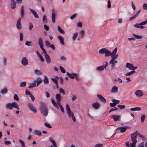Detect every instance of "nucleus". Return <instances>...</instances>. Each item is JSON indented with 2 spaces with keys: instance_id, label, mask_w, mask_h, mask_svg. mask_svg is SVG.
Here are the masks:
<instances>
[{
  "instance_id": "412c9836",
  "label": "nucleus",
  "mask_w": 147,
  "mask_h": 147,
  "mask_svg": "<svg viewBox=\"0 0 147 147\" xmlns=\"http://www.w3.org/2000/svg\"><path fill=\"white\" fill-rule=\"evenodd\" d=\"M128 128V127H119L117 129H120V132L121 133H123Z\"/></svg>"
},
{
  "instance_id": "13d9d810",
  "label": "nucleus",
  "mask_w": 147,
  "mask_h": 147,
  "mask_svg": "<svg viewBox=\"0 0 147 147\" xmlns=\"http://www.w3.org/2000/svg\"><path fill=\"white\" fill-rule=\"evenodd\" d=\"M133 35L136 38L138 39H141L142 38V36L136 35L135 34H133Z\"/></svg>"
},
{
  "instance_id": "0eeeda50",
  "label": "nucleus",
  "mask_w": 147,
  "mask_h": 147,
  "mask_svg": "<svg viewBox=\"0 0 147 147\" xmlns=\"http://www.w3.org/2000/svg\"><path fill=\"white\" fill-rule=\"evenodd\" d=\"M135 93L137 96L138 98L142 97L143 95V92L140 90L136 91Z\"/></svg>"
},
{
  "instance_id": "f257e3e1",
  "label": "nucleus",
  "mask_w": 147,
  "mask_h": 147,
  "mask_svg": "<svg viewBox=\"0 0 147 147\" xmlns=\"http://www.w3.org/2000/svg\"><path fill=\"white\" fill-rule=\"evenodd\" d=\"M138 134L137 131H135L131 135V138L132 143H131V147H133L135 146L136 147V144L137 143V140H136L137 138L136 136V134Z\"/></svg>"
},
{
  "instance_id": "c9c22d12",
  "label": "nucleus",
  "mask_w": 147,
  "mask_h": 147,
  "mask_svg": "<svg viewBox=\"0 0 147 147\" xmlns=\"http://www.w3.org/2000/svg\"><path fill=\"white\" fill-rule=\"evenodd\" d=\"M38 44L40 47L43 46V42L42 39L41 38H39L38 40Z\"/></svg>"
},
{
  "instance_id": "e2e57ef3",
  "label": "nucleus",
  "mask_w": 147,
  "mask_h": 147,
  "mask_svg": "<svg viewBox=\"0 0 147 147\" xmlns=\"http://www.w3.org/2000/svg\"><path fill=\"white\" fill-rule=\"evenodd\" d=\"M14 98L17 101L19 100V98L16 94H15L14 96Z\"/></svg>"
},
{
  "instance_id": "aec40b11",
  "label": "nucleus",
  "mask_w": 147,
  "mask_h": 147,
  "mask_svg": "<svg viewBox=\"0 0 147 147\" xmlns=\"http://www.w3.org/2000/svg\"><path fill=\"white\" fill-rule=\"evenodd\" d=\"M11 8L14 9L16 6V3L14 0H11Z\"/></svg>"
},
{
  "instance_id": "0e129e2a",
  "label": "nucleus",
  "mask_w": 147,
  "mask_h": 147,
  "mask_svg": "<svg viewBox=\"0 0 147 147\" xmlns=\"http://www.w3.org/2000/svg\"><path fill=\"white\" fill-rule=\"evenodd\" d=\"M59 92L60 93L63 94H65V92L64 90L62 88L59 89Z\"/></svg>"
},
{
  "instance_id": "49530a36",
  "label": "nucleus",
  "mask_w": 147,
  "mask_h": 147,
  "mask_svg": "<svg viewBox=\"0 0 147 147\" xmlns=\"http://www.w3.org/2000/svg\"><path fill=\"white\" fill-rule=\"evenodd\" d=\"M78 35V33L77 32L75 33L72 36V39L74 40L77 38Z\"/></svg>"
},
{
  "instance_id": "ea45409f",
  "label": "nucleus",
  "mask_w": 147,
  "mask_h": 147,
  "mask_svg": "<svg viewBox=\"0 0 147 147\" xmlns=\"http://www.w3.org/2000/svg\"><path fill=\"white\" fill-rule=\"evenodd\" d=\"M135 72V70H133L132 71H131L126 74L125 75L126 76H131Z\"/></svg>"
},
{
  "instance_id": "680f3d73",
  "label": "nucleus",
  "mask_w": 147,
  "mask_h": 147,
  "mask_svg": "<svg viewBox=\"0 0 147 147\" xmlns=\"http://www.w3.org/2000/svg\"><path fill=\"white\" fill-rule=\"evenodd\" d=\"M108 63L107 61H105V63H104L103 66L105 69H106V67L108 66Z\"/></svg>"
},
{
  "instance_id": "5701e85b",
  "label": "nucleus",
  "mask_w": 147,
  "mask_h": 147,
  "mask_svg": "<svg viewBox=\"0 0 147 147\" xmlns=\"http://www.w3.org/2000/svg\"><path fill=\"white\" fill-rule=\"evenodd\" d=\"M57 37L60 40V43L63 45H64L65 44L64 42V39L61 36H58Z\"/></svg>"
},
{
  "instance_id": "a878e982",
  "label": "nucleus",
  "mask_w": 147,
  "mask_h": 147,
  "mask_svg": "<svg viewBox=\"0 0 147 147\" xmlns=\"http://www.w3.org/2000/svg\"><path fill=\"white\" fill-rule=\"evenodd\" d=\"M76 73H73L71 74L68 72H67V76L71 79H74V75L76 74Z\"/></svg>"
},
{
  "instance_id": "4468645a",
  "label": "nucleus",
  "mask_w": 147,
  "mask_h": 147,
  "mask_svg": "<svg viewBox=\"0 0 147 147\" xmlns=\"http://www.w3.org/2000/svg\"><path fill=\"white\" fill-rule=\"evenodd\" d=\"M45 57L46 59L47 63H49L51 62V58L48 54H46L45 55Z\"/></svg>"
},
{
  "instance_id": "5fc2aeb1",
  "label": "nucleus",
  "mask_w": 147,
  "mask_h": 147,
  "mask_svg": "<svg viewBox=\"0 0 147 147\" xmlns=\"http://www.w3.org/2000/svg\"><path fill=\"white\" fill-rule=\"evenodd\" d=\"M19 142L21 144V146L22 147H25V144L24 142L21 139L19 140Z\"/></svg>"
},
{
  "instance_id": "f3484780",
  "label": "nucleus",
  "mask_w": 147,
  "mask_h": 147,
  "mask_svg": "<svg viewBox=\"0 0 147 147\" xmlns=\"http://www.w3.org/2000/svg\"><path fill=\"white\" fill-rule=\"evenodd\" d=\"M100 104L98 102L93 103L92 105V107L96 109H98L100 107Z\"/></svg>"
},
{
  "instance_id": "58836bf2",
  "label": "nucleus",
  "mask_w": 147,
  "mask_h": 147,
  "mask_svg": "<svg viewBox=\"0 0 147 147\" xmlns=\"http://www.w3.org/2000/svg\"><path fill=\"white\" fill-rule=\"evenodd\" d=\"M136 131L138 132V134H136V136H138L140 138H141L142 139H144V140H145L146 139V138L143 135L140 134H139L138 131Z\"/></svg>"
},
{
  "instance_id": "7ed1b4c3",
  "label": "nucleus",
  "mask_w": 147,
  "mask_h": 147,
  "mask_svg": "<svg viewBox=\"0 0 147 147\" xmlns=\"http://www.w3.org/2000/svg\"><path fill=\"white\" fill-rule=\"evenodd\" d=\"M145 24L143 22H142L140 24L137 23L134 24V27L140 28L142 29H143L145 28V27L143 25H145Z\"/></svg>"
},
{
  "instance_id": "2eb2a0df",
  "label": "nucleus",
  "mask_w": 147,
  "mask_h": 147,
  "mask_svg": "<svg viewBox=\"0 0 147 147\" xmlns=\"http://www.w3.org/2000/svg\"><path fill=\"white\" fill-rule=\"evenodd\" d=\"M98 98L101 101L103 102H106V100L105 98L101 95L98 94L97 95Z\"/></svg>"
},
{
  "instance_id": "a211bd4d",
  "label": "nucleus",
  "mask_w": 147,
  "mask_h": 147,
  "mask_svg": "<svg viewBox=\"0 0 147 147\" xmlns=\"http://www.w3.org/2000/svg\"><path fill=\"white\" fill-rule=\"evenodd\" d=\"M30 10L35 18H38V14L34 10L31 9H30Z\"/></svg>"
},
{
  "instance_id": "393cba45",
  "label": "nucleus",
  "mask_w": 147,
  "mask_h": 147,
  "mask_svg": "<svg viewBox=\"0 0 147 147\" xmlns=\"http://www.w3.org/2000/svg\"><path fill=\"white\" fill-rule=\"evenodd\" d=\"M59 79V77L57 76H56L55 78H51V80L55 84H56L58 83L57 80Z\"/></svg>"
},
{
  "instance_id": "7c9ffc66",
  "label": "nucleus",
  "mask_w": 147,
  "mask_h": 147,
  "mask_svg": "<svg viewBox=\"0 0 147 147\" xmlns=\"http://www.w3.org/2000/svg\"><path fill=\"white\" fill-rule=\"evenodd\" d=\"M6 107L10 110L12 109V103H9L7 104L6 105Z\"/></svg>"
},
{
  "instance_id": "052dcab7",
  "label": "nucleus",
  "mask_w": 147,
  "mask_h": 147,
  "mask_svg": "<svg viewBox=\"0 0 147 147\" xmlns=\"http://www.w3.org/2000/svg\"><path fill=\"white\" fill-rule=\"evenodd\" d=\"M59 107L61 110H64V108L60 102L57 103Z\"/></svg>"
},
{
  "instance_id": "473e14b6",
  "label": "nucleus",
  "mask_w": 147,
  "mask_h": 147,
  "mask_svg": "<svg viewBox=\"0 0 147 147\" xmlns=\"http://www.w3.org/2000/svg\"><path fill=\"white\" fill-rule=\"evenodd\" d=\"M130 110H144V109L140 107H136L134 108H131L130 109Z\"/></svg>"
},
{
  "instance_id": "603ef678",
  "label": "nucleus",
  "mask_w": 147,
  "mask_h": 147,
  "mask_svg": "<svg viewBox=\"0 0 147 147\" xmlns=\"http://www.w3.org/2000/svg\"><path fill=\"white\" fill-rule=\"evenodd\" d=\"M7 90L6 88H4L1 91V92L2 94H5L7 93Z\"/></svg>"
},
{
  "instance_id": "a19ab883",
  "label": "nucleus",
  "mask_w": 147,
  "mask_h": 147,
  "mask_svg": "<svg viewBox=\"0 0 147 147\" xmlns=\"http://www.w3.org/2000/svg\"><path fill=\"white\" fill-rule=\"evenodd\" d=\"M58 30V31L61 33L64 34L65 33V31L62 30V29L59 26L57 27Z\"/></svg>"
},
{
  "instance_id": "a18cd8bd",
  "label": "nucleus",
  "mask_w": 147,
  "mask_h": 147,
  "mask_svg": "<svg viewBox=\"0 0 147 147\" xmlns=\"http://www.w3.org/2000/svg\"><path fill=\"white\" fill-rule=\"evenodd\" d=\"M146 117V115H142L140 119L141 122L142 123L144 122V119Z\"/></svg>"
},
{
  "instance_id": "774afa93",
  "label": "nucleus",
  "mask_w": 147,
  "mask_h": 147,
  "mask_svg": "<svg viewBox=\"0 0 147 147\" xmlns=\"http://www.w3.org/2000/svg\"><path fill=\"white\" fill-rule=\"evenodd\" d=\"M103 145L102 144H97L95 145V147H102Z\"/></svg>"
},
{
  "instance_id": "bf43d9fd",
  "label": "nucleus",
  "mask_w": 147,
  "mask_h": 147,
  "mask_svg": "<svg viewBox=\"0 0 147 147\" xmlns=\"http://www.w3.org/2000/svg\"><path fill=\"white\" fill-rule=\"evenodd\" d=\"M84 33V30H82L80 32V35L81 37L82 38H83V37Z\"/></svg>"
},
{
  "instance_id": "c756f323",
  "label": "nucleus",
  "mask_w": 147,
  "mask_h": 147,
  "mask_svg": "<svg viewBox=\"0 0 147 147\" xmlns=\"http://www.w3.org/2000/svg\"><path fill=\"white\" fill-rule=\"evenodd\" d=\"M105 55L106 57H108L111 55V52L107 49L105 53Z\"/></svg>"
},
{
  "instance_id": "dca6fc26",
  "label": "nucleus",
  "mask_w": 147,
  "mask_h": 147,
  "mask_svg": "<svg viewBox=\"0 0 147 147\" xmlns=\"http://www.w3.org/2000/svg\"><path fill=\"white\" fill-rule=\"evenodd\" d=\"M140 11L141 10L140 9L133 16L129 18V20H132L134 19L136 17H137L138 16Z\"/></svg>"
},
{
  "instance_id": "cd10ccee",
  "label": "nucleus",
  "mask_w": 147,
  "mask_h": 147,
  "mask_svg": "<svg viewBox=\"0 0 147 147\" xmlns=\"http://www.w3.org/2000/svg\"><path fill=\"white\" fill-rule=\"evenodd\" d=\"M43 81L44 83L45 84H47L49 83L48 78L46 76H44V78Z\"/></svg>"
},
{
  "instance_id": "4c0bfd02",
  "label": "nucleus",
  "mask_w": 147,
  "mask_h": 147,
  "mask_svg": "<svg viewBox=\"0 0 147 147\" xmlns=\"http://www.w3.org/2000/svg\"><path fill=\"white\" fill-rule=\"evenodd\" d=\"M34 134L35 135L38 136H40L41 135V132L39 131L35 130L34 131Z\"/></svg>"
},
{
  "instance_id": "338daca9",
  "label": "nucleus",
  "mask_w": 147,
  "mask_h": 147,
  "mask_svg": "<svg viewBox=\"0 0 147 147\" xmlns=\"http://www.w3.org/2000/svg\"><path fill=\"white\" fill-rule=\"evenodd\" d=\"M143 8L147 10V4L146 3H144L143 5Z\"/></svg>"
},
{
  "instance_id": "3c124183",
  "label": "nucleus",
  "mask_w": 147,
  "mask_h": 147,
  "mask_svg": "<svg viewBox=\"0 0 147 147\" xmlns=\"http://www.w3.org/2000/svg\"><path fill=\"white\" fill-rule=\"evenodd\" d=\"M118 54H115V55L112 56L111 55V61H113V59H116L118 57Z\"/></svg>"
},
{
  "instance_id": "69168bd1",
  "label": "nucleus",
  "mask_w": 147,
  "mask_h": 147,
  "mask_svg": "<svg viewBox=\"0 0 147 147\" xmlns=\"http://www.w3.org/2000/svg\"><path fill=\"white\" fill-rule=\"evenodd\" d=\"M144 142H142L139 144L138 147H144Z\"/></svg>"
},
{
  "instance_id": "8fccbe9b",
  "label": "nucleus",
  "mask_w": 147,
  "mask_h": 147,
  "mask_svg": "<svg viewBox=\"0 0 147 147\" xmlns=\"http://www.w3.org/2000/svg\"><path fill=\"white\" fill-rule=\"evenodd\" d=\"M41 113L45 116H47L48 113V111H41Z\"/></svg>"
},
{
  "instance_id": "1a4fd4ad",
  "label": "nucleus",
  "mask_w": 147,
  "mask_h": 147,
  "mask_svg": "<svg viewBox=\"0 0 147 147\" xmlns=\"http://www.w3.org/2000/svg\"><path fill=\"white\" fill-rule=\"evenodd\" d=\"M21 19L19 18L18 20L16 23V27L18 29H20L22 28L21 25Z\"/></svg>"
},
{
  "instance_id": "6e6552de",
  "label": "nucleus",
  "mask_w": 147,
  "mask_h": 147,
  "mask_svg": "<svg viewBox=\"0 0 147 147\" xmlns=\"http://www.w3.org/2000/svg\"><path fill=\"white\" fill-rule=\"evenodd\" d=\"M115 59H113V61H111V59L110 61L109 62V63L111 65V69L112 70L115 67V63H117V61L115 60Z\"/></svg>"
},
{
  "instance_id": "f8f14e48",
  "label": "nucleus",
  "mask_w": 147,
  "mask_h": 147,
  "mask_svg": "<svg viewBox=\"0 0 147 147\" xmlns=\"http://www.w3.org/2000/svg\"><path fill=\"white\" fill-rule=\"evenodd\" d=\"M21 63L24 65L26 66L28 64V60L26 57H24L22 59Z\"/></svg>"
},
{
  "instance_id": "b1692460",
  "label": "nucleus",
  "mask_w": 147,
  "mask_h": 147,
  "mask_svg": "<svg viewBox=\"0 0 147 147\" xmlns=\"http://www.w3.org/2000/svg\"><path fill=\"white\" fill-rule=\"evenodd\" d=\"M12 108L13 107L17 110L19 109V106L16 102H12Z\"/></svg>"
},
{
  "instance_id": "09e8293b",
  "label": "nucleus",
  "mask_w": 147,
  "mask_h": 147,
  "mask_svg": "<svg viewBox=\"0 0 147 147\" xmlns=\"http://www.w3.org/2000/svg\"><path fill=\"white\" fill-rule=\"evenodd\" d=\"M117 107L121 110L124 109L125 108V106L124 105H118Z\"/></svg>"
},
{
  "instance_id": "72a5a7b5",
  "label": "nucleus",
  "mask_w": 147,
  "mask_h": 147,
  "mask_svg": "<svg viewBox=\"0 0 147 147\" xmlns=\"http://www.w3.org/2000/svg\"><path fill=\"white\" fill-rule=\"evenodd\" d=\"M51 102L52 104H53V105L55 107H56L57 108V109H58L59 107L58 106V105L57 103H56V102L54 100L53 98L51 99Z\"/></svg>"
},
{
  "instance_id": "de8ad7c7",
  "label": "nucleus",
  "mask_w": 147,
  "mask_h": 147,
  "mask_svg": "<svg viewBox=\"0 0 147 147\" xmlns=\"http://www.w3.org/2000/svg\"><path fill=\"white\" fill-rule=\"evenodd\" d=\"M25 44L28 46H31L32 45V43L31 41H27L26 42Z\"/></svg>"
},
{
  "instance_id": "ddd939ff",
  "label": "nucleus",
  "mask_w": 147,
  "mask_h": 147,
  "mask_svg": "<svg viewBox=\"0 0 147 147\" xmlns=\"http://www.w3.org/2000/svg\"><path fill=\"white\" fill-rule=\"evenodd\" d=\"M24 16V8L22 6L20 8V16L22 19L23 18Z\"/></svg>"
},
{
  "instance_id": "6e6d98bb",
  "label": "nucleus",
  "mask_w": 147,
  "mask_h": 147,
  "mask_svg": "<svg viewBox=\"0 0 147 147\" xmlns=\"http://www.w3.org/2000/svg\"><path fill=\"white\" fill-rule=\"evenodd\" d=\"M44 125L48 128H51L52 127V126L48 123H44Z\"/></svg>"
},
{
  "instance_id": "2f4dec72",
  "label": "nucleus",
  "mask_w": 147,
  "mask_h": 147,
  "mask_svg": "<svg viewBox=\"0 0 147 147\" xmlns=\"http://www.w3.org/2000/svg\"><path fill=\"white\" fill-rule=\"evenodd\" d=\"M34 71V73L37 75H40L42 73V71L36 69H35Z\"/></svg>"
},
{
  "instance_id": "79ce46f5",
  "label": "nucleus",
  "mask_w": 147,
  "mask_h": 147,
  "mask_svg": "<svg viewBox=\"0 0 147 147\" xmlns=\"http://www.w3.org/2000/svg\"><path fill=\"white\" fill-rule=\"evenodd\" d=\"M104 67L102 66H101L97 67L96 68V70L99 71H102L103 70Z\"/></svg>"
},
{
  "instance_id": "4d7b16f0",
  "label": "nucleus",
  "mask_w": 147,
  "mask_h": 147,
  "mask_svg": "<svg viewBox=\"0 0 147 147\" xmlns=\"http://www.w3.org/2000/svg\"><path fill=\"white\" fill-rule=\"evenodd\" d=\"M7 61V58L6 57H4L3 58V62L4 65L6 66V65Z\"/></svg>"
},
{
  "instance_id": "9b49d317",
  "label": "nucleus",
  "mask_w": 147,
  "mask_h": 147,
  "mask_svg": "<svg viewBox=\"0 0 147 147\" xmlns=\"http://www.w3.org/2000/svg\"><path fill=\"white\" fill-rule=\"evenodd\" d=\"M111 117L115 121H117L120 120L121 116L118 115H113L111 116Z\"/></svg>"
},
{
  "instance_id": "4be33fe9",
  "label": "nucleus",
  "mask_w": 147,
  "mask_h": 147,
  "mask_svg": "<svg viewBox=\"0 0 147 147\" xmlns=\"http://www.w3.org/2000/svg\"><path fill=\"white\" fill-rule=\"evenodd\" d=\"M28 107L30 110H36L35 107L32 104H28Z\"/></svg>"
},
{
  "instance_id": "423d86ee",
  "label": "nucleus",
  "mask_w": 147,
  "mask_h": 147,
  "mask_svg": "<svg viewBox=\"0 0 147 147\" xmlns=\"http://www.w3.org/2000/svg\"><path fill=\"white\" fill-rule=\"evenodd\" d=\"M126 67L130 70H134L137 68V67L134 66L132 64L129 63H126Z\"/></svg>"
},
{
  "instance_id": "bb28decb",
  "label": "nucleus",
  "mask_w": 147,
  "mask_h": 147,
  "mask_svg": "<svg viewBox=\"0 0 147 147\" xmlns=\"http://www.w3.org/2000/svg\"><path fill=\"white\" fill-rule=\"evenodd\" d=\"M118 91V88L115 86H114L113 87L111 92L112 93H115Z\"/></svg>"
},
{
  "instance_id": "864d4df0",
  "label": "nucleus",
  "mask_w": 147,
  "mask_h": 147,
  "mask_svg": "<svg viewBox=\"0 0 147 147\" xmlns=\"http://www.w3.org/2000/svg\"><path fill=\"white\" fill-rule=\"evenodd\" d=\"M59 69L63 73H65L66 72L65 69L61 66L59 67Z\"/></svg>"
},
{
  "instance_id": "39448f33",
  "label": "nucleus",
  "mask_w": 147,
  "mask_h": 147,
  "mask_svg": "<svg viewBox=\"0 0 147 147\" xmlns=\"http://www.w3.org/2000/svg\"><path fill=\"white\" fill-rule=\"evenodd\" d=\"M68 116L69 117H71L72 120L74 122H75L76 120L74 116V114L71 111H67Z\"/></svg>"
},
{
  "instance_id": "37998d69",
  "label": "nucleus",
  "mask_w": 147,
  "mask_h": 147,
  "mask_svg": "<svg viewBox=\"0 0 147 147\" xmlns=\"http://www.w3.org/2000/svg\"><path fill=\"white\" fill-rule=\"evenodd\" d=\"M117 48H115L114 50L112 52H111V55H115L117 52Z\"/></svg>"
},
{
  "instance_id": "c03bdc74",
  "label": "nucleus",
  "mask_w": 147,
  "mask_h": 147,
  "mask_svg": "<svg viewBox=\"0 0 147 147\" xmlns=\"http://www.w3.org/2000/svg\"><path fill=\"white\" fill-rule=\"evenodd\" d=\"M26 83L25 82H23L20 84V87H24L26 86Z\"/></svg>"
},
{
  "instance_id": "f03ea898",
  "label": "nucleus",
  "mask_w": 147,
  "mask_h": 147,
  "mask_svg": "<svg viewBox=\"0 0 147 147\" xmlns=\"http://www.w3.org/2000/svg\"><path fill=\"white\" fill-rule=\"evenodd\" d=\"M42 78L40 77H38L36 80L32 82L34 86H38L42 82Z\"/></svg>"
},
{
  "instance_id": "9d476101",
  "label": "nucleus",
  "mask_w": 147,
  "mask_h": 147,
  "mask_svg": "<svg viewBox=\"0 0 147 147\" xmlns=\"http://www.w3.org/2000/svg\"><path fill=\"white\" fill-rule=\"evenodd\" d=\"M52 12L51 15L52 21L53 23H54L55 22V11L54 9H52Z\"/></svg>"
},
{
  "instance_id": "e433bc0d",
  "label": "nucleus",
  "mask_w": 147,
  "mask_h": 147,
  "mask_svg": "<svg viewBox=\"0 0 147 147\" xmlns=\"http://www.w3.org/2000/svg\"><path fill=\"white\" fill-rule=\"evenodd\" d=\"M107 49L105 48H102L99 50V53L102 54L105 53Z\"/></svg>"
},
{
  "instance_id": "20e7f679",
  "label": "nucleus",
  "mask_w": 147,
  "mask_h": 147,
  "mask_svg": "<svg viewBox=\"0 0 147 147\" xmlns=\"http://www.w3.org/2000/svg\"><path fill=\"white\" fill-rule=\"evenodd\" d=\"M40 109L41 110H48V109L47 107V105L46 104L40 102Z\"/></svg>"
},
{
  "instance_id": "f704fd0d",
  "label": "nucleus",
  "mask_w": 147,
  "mask_h": 147,
  "mask_svg": "<svg viewBox=\"0 0 147 147\" xmlns=\"http://www.w3.org/2000/svg\"><path fill=\"white\" fill-rule=\"evenodd\" d=\"M42 21L45 23H46L47 22V19L45 14L43 16Z\"/></svg>"
},
{
  "instance_id": "c85d7f7f",
  "label": "nucleus",
  "mask_w": 147,
  "mask_h": 147,
  "mask_svg": "<svg viewBox=\"0 0 147 147\" xmlns=\"http://www.w3.org/2000/svg\"><path fill=\"white\" fill-rule=\"evenodd\" d=\"M49 141L50 142H51L53 145L54 147H57L56 144L54 140H53L51 138H50Z\"/></svg>"
},
{
  "instance_id": "6ab92c4d",
  "label": "nucleus",
  "mask_w": 147,
  "mask_h": 147,
  "mask_svg": "<svg viewBox=\"0 0 147 147\" xmlns=\"http://www.w3.org/2000/svg\"><path fill=\"white\" fill-rule=\"evenodd\" d=\"M55 97L57 100V103L60 102L61 101V95L60 94H56Z\"/></svg>"
}]
</instances>
